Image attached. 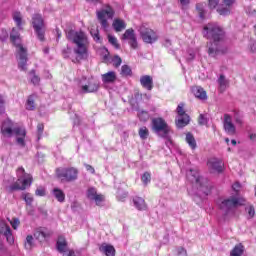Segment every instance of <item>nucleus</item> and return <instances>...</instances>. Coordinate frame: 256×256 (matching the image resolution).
Listing matches in <instances>:
<instances>
[{
    "instance_id": "423d86ee",
    "label": "nucleus",
    "mask_w": 256,
    "mask_h": 256,
    "mask_svg": "<svg viewBox=\"0 0 256 256\" xmlns=\"http://www.w3.org/2000/svg\"><path fill=\"white\" fill-rule=\"evenodd\" d=\"M78 175L79 170L74 167L56 169V177H58L62 183H71L73 181H77Z\"/></svg>"
},
{
    "instance_id": "9b49d317",
    "label": "nucleus",
    "mask_w": 256,
    "mask_h": 256,
    "mask_svg": "<svg viewBox=\"0 0 256 256\" xmlns=\"http://www.w3.org/2000/svg\"><path fill=\"white\" fill-rule=\"evenodd\" d=\"M122 41H128L131 49H137L139 47L137 35H135V30L133 28H129L124 32L122 35Z\"/></svg>"
},
{
    "instance_id": "a211bd4d",
    "label": "nucleus",
    "mask_w": 256,
    "mask_h": 256,
    "mask_svg": "<svg viewBox=\"0 0 256 256\" xmlns=\"http://www.w3.org/2000/svg\"><path fill=\"white\" fill-rule=\"evenodd\" d=\"M217 83L219 85L220 93H225V91H227V87H229V79L225 77V74H220Z\"/></svg>"
},
{
    "instance_id": "f3484780",
    "label": "nucleus",
    "mask_w": 256,
    "mask_h": 256,
    "mask_svg": "<svg viewBox=\"0 0 256 256\" xmlns=\"http://www.w3.org/2000/svg\"><path fill=\"white\" fill-rule=\"evenodd\" d=\"M140 84L144 89H147V91H151L153 89V78L149 75L141 76Z\"/></svg>"
},
{
    "instance_id": "052dcab7",
    "label": "nucleus",
    "mask_w": 256,
    "mask_h": 256,
    "mask_svg": "<svg viewBox=\"0 0 256 256\" xmlns=\"http://www.w3.org/2000/svg\"><path fill=\"white\" fill-rule=\"evenodd\" d=\"M234 121L237 125H243V117L238 115L237 113L234 115Z\"/></svg>"
},
{
    "instance_id": "9d476101",
    "label": "nucleus",
    "mask_w": 256,
    "mask_h": 256,
    "mask_svg": "<svg viewBox=\"0 0 256 256\" xmlns=\"http://www.w3.org/2000/svg\"><path fill=\"white\" fill-rule=\"evenodd\" d=\"M223 129L226 135H230L232 137L237 135V127L233 124V118H231V115L229 114H224Z\"/></svg>"
},
{
    "instance_id": "09e8293b",
    "label": "nucleus",
    "mask_w": 256,
    "mask_h": 256,
    "mask_svg": "<svg viewBox=\"0 0 256 256\" xmlns=\"http://www.w3.org/2000/svg\"><path fill=\"white\" fill-rule=\"evenodd\" d=\"M45 129V126L43 125V123H39L37 125V137H38V141L39 139H41V137H43V131Z\"/></svg>"
},
{
    "instance_id": "13d9d810",
    "label": "nucleus",
    "mask_w": 256,
    "mask_h": 256,
    "mask_svg": "<svg viewBox=\"0 0 256 256\" xmlns=\"http://www.w3.org/2000/svg\"><path fill=\"white\" fill-rule=\"evenodd\" d=\"M246 211L248 212L249 217H255V207H253V205L246 207Z\"/></svg>"
},
{
    "instance_id": "ddd939ff",
    "label": "nucleus",
    "mask_w": 256,
    "mask_h": 256,
    "mask_svg": "<svg viewBox=\"0 0 256 256\" xmlns=\"http://www.w3.org/2000/svg\"><path fill=\"white\" fill-rule=\"evenodd\" d=\"M186 177L190 183H196V185H200V187H205L203 184V177L199 176V172L197 170L190 169L187 171Z\"/></svg>"
},
{
    "instance_id": "8fccbe9b",
    "label": "nucleus",
    "mask_w": 256,
    "mask_h": 256,
    "mask_svg": "<svg viewBox=\"0 0 256 256\" xmlns=\"http://www.w3.org/2000/svg\"><path fill=\"white\" fill-rule=\"evenodd\" d=\"M142 183H144V185H147V183L151 182V174L149 172H145L142 177Z\"/></svg>"
},
{
    "instance_id": "4be33fe9",
    "label": "nucleus",
    "mask_w": 256,
    "mask_h": 256,
    "mask_svg": "<svg viewBox=\"0 0 256 256\" xmlns=\"http://www.w3.org/2000/svg\"><path fill=\"white\" fill-rule=\"evenodd\" d=\"M117 81V74L113 71L102 74L103 83H115Z\"/></svg>"
},
{
    "instance_id": "6e6d98bb",
    "label": "nucleus",
    "mask_w": 256,
    "mask_h": 256,
    "mask_svg": "<svg viewBox=\"0 0 256 256\" xmlns=\"http://www.w3.org/2000/svg\"><path fill=\"white\" fill-rule=\"evenodd\" d=\"M217 5H219V0H208L209 9H216Z\"/></svg>"
},
{
    "instance_id": "1a4fd4ad",
    "label": "nucleus",
    "mask_w": 256,
    "mask_h": 256,
    "mask_svg": "<svg viewBox=\"0 0 256 256\" xmlns=\"http://www.w3.org/2000/svg\"><path fill=\"white\" fill-rule=\"evenodd\" d=\"M16 47L18 48V67L21 71H27V61H29V58L27 57V49L21 44H17Z\"/></svg>"
},
{
    "instance_id": "338daca9",
    "label": "nucleus",
    "mask_w": 256,
    "mask_h": 256,
    "mask_svg": "<svg viewBox=\"0 0 256 256\" xmlns=\"http://www.w3.org/2000/svg\"><path fill=\"white\" fill-rule=\"evenodd\" d=\"M86 167V170L89 171L90 173H95V168H93V166L89 165V164H84Z\"/></svg>"
},
{
    "instance_id": "37998d69",
    "label": "nucleus",
    "mask_w": 256,
    "mask_h": 256,
    "mask_svg": "<svg viewBox=\"0 0 256 256\" xmlns=\"http://www.w3.org/2000/svg\"><path fill=\"white\" fill-rule=\"evenodd\" d=\"M185 107V105L183 103H180L178 106H177V114H178V117H185V115H188L186 112H185V109L183 108Z\"/></svg>"
},
{
    "instance_id": "49530a36",
    "label": "nucleus",
    "mask_w": 256,
    "mask_h": 256,
    "mask_svg": "<svg viewBox=\"0 0 256 256\" xmlns=\"http://www.w3.org/2000/svg\"><path fill=\"white\" fill-rule=\"evenodd\" d=\"M97 195V189L95 188H89L87 190V197L90 199V201H93V198Z\"/></svg>"
},
{
    "instance_id": "f257e3e1",
    "label": "nucleus",
    "mask_w": 256,
    "mask_h": 256,
    "mask_svg": "<svg viewBox=\"0 0 256 256\" xmlns=\"http://www.w3.org/2000/svg\"><path fill=\"white\" fill-rule=\"evenodd\" d=\"M202 33L209 40L207 43L209 57H217V55H225L227 53V48L223 47L226 37L223 27L215 23H208L203 27Z\"/></svg>"
},
{
    "instance_id": "69168bd1",
    "label": "nucleus",
    "mask_w": 256,
    "mask_h": 256,
    "mask_svg": "<svg viewBox=\"0 0 256 256\" xmlns=\"http://www.w3.org/2000/svg\"><path fill=\"white\" fill-rule=\"evenodd\" d=\"M232 189L233 191H239V189H241V184L239 182H235L233 185H232Z\"/></svg>"
},
{
    "instance_id": "a18cd8bd",
    "label": "nucleus",
    "mask_w": 256,
    "mask_h": 256,
    "mask_svg": "<svg viewBox=\"0 0 256 256\" xmlns=\"http://www.w3.org/2000/svg\"><path fill=\"white\" fill-rule=\"evenodd\" d=\"M108 41L111 45H113L115 47V49H120L121 46L119 45V43L117 42V38H115V36H108Z\"/></svg>"
},
{
    "instance_id": "c756f323",
    "label": "nucleus",
    "mask_w": 256,
    "mask_h": 256,
    "mask_svg": "<svg viewBox=\"0 0 256 256\" xmlns=\"http://www.w3.org/2000/svg\"><path fill=\"white\" fill-rule=\"evenodd\" d=\"M19 37H21V34L19 33V29L13 28L10 33V41L12 43H17V41H19Z\"/></svg>"
},
{
    "instance_id": "0eeeda50",
    "label": "nucleus",
    "mask_w": 256,
    "mask_h": 256,
    "mask_svg": "<svg viewBox=\"0 0 256 256\" xmlns=\"http://www.w3.org/2000/svg\"><path fill=\"white\" fill-rule=\"evenodd\" d=\"M114 16H115V11L109 5H107L105 9L97 11V19L102 29H104L105 31L109 29V22L107 21L106 17H108V19H113Z\"/></svg>"
},
{
    "instance_id": "e433bc0d",
    "label": "nucleus",
    "mask_w": 256,
    "mask_h": 256,
    "mask_svg": "<svg viewBox=\"0 0 256 256\" xmlns=\"http://www.w3.org/2000/svg\"><path fill=\"white\" fill-rule=\"evenodd\" d=\"M15 133L18 137H25L27 135V131L21 127H15L12 129V134Z\"/></svg>"
},
{
    "instance_id": "3c124183",
    "label": "nucleus",
    "mask_w": 256,
    "mask_h": 256,
    "mask_svg": "<svg viewBox=\"0 0 256 256\" xmlns=\"http://www.w3.org/2000/svg\"><path fill=\"white\" fill-rule=\"evenodd\" d=\"M31 247H33V236L32 235H28L26 237L25 248L26 249H31Z\"/></svg>"
},
{
    "instance_id": "a878e982",
    "label": "nucleus",
    "mask_w": 256,
    "mask_h": 256,
    "mask_svg": "<svg viewBox=\"0 0 256 256\" xmlns=\"http://www.w3.org/2000/svg\"><path fill=\"white\" fill-rule=\"evenodd\" d=\"M245 253V246L237 244L231 251L230 256H242Z\"/></svg>"
},
{
    "instance_id": "20e7f679",
    "label": "nucleus",
    "mask_w": 256,
    "mask_h": 256,
    "mask_svg": "<svg viewBox=\"0 0 256 256\" xmlns=\"http://www.w3.org/2000/svg\"><path fill=\"white\" fill-rule=\"evenodd\" d=\"M152 131L162 139H170L171 127L161 117L152 119Z\"/></svg>"
},
{
    "instance_id": "cd10ccee",
    "label": "nucleus",
    "mask_w": 256,
    "mask_h": 256,
    "mask_svg": "<svg viewBox=\"0 0 256 256\" xmlns=\"http://www.w3.org/2000/svg\"><path fill=\"white\" fill-rule=\"evenodd\" d=\"M53 196L55 197V199H57V201H59V203H63L65 201V192H63V190L59 189V188H54L52 190Z\"/></svg>"
},
{
    "instance_id": "6ab92c4d",
    "label": "nucleus",
    "mask_w": 256,
    "mask_h": 256,
    "mask_svg": "<svg viewBox=\"0 0 256 256\" xmlns=\"http://www.w3.org/2000/svg\"><path fill=\"white\" fill-rule=\"evenodd\" d=\"M133 203L138 211H147V203H145V199L136 196L133 198Z\"/></svg>"
},
{
    "instance_id": "a19ab883",
    "label": "nucleus",
    "mask_w": 256,
    "mask_h": 256,
    "mask_svg": "<svg viewBox=\"0 0 256 256\" xmlns=\"http://www.w3.org/2000/svg\"><path fill=\"white\" fill-rule=\"evenodd\" d=\"M16 175L18 177V181H21L23 178L27 177V173H25V168L19 167L16 171Z\"/></svg>"
},
{
    "instance_id": "de8ad7c7",
    "label": "nucleus",
    "mask_w": 256,
    "mask_h": 256,
    "mask_svg": "<svg viewBox=\"0 0 256 256\" xmlns=\"http://www.w3.org/2000/svg\"><path fill=\"white\" fill-rule=\"evenodd\" d=\"M35 195L37 197H45L46 195V190L43 186H39L36 191H35Z\"/></svg>"
},
{
    "instance_id": "f704fd0d",
    "label": "nucleus",
    "mask_w": 256,
    "mask_h": 256,
    "mask_svg": "<svg viewBox=\"0 0 256 256\" xmlns=\"http://www.w3.org/2000/svg\"><path fill=\"white\" fill-rule=\"evenodd\" d=\"M196 11L202 20L205 19V13L207 12L205 11V6H203V4H196Z\"/></svg>"
},
{
    "instance_id": "7c9ffc66",
    "label": "nucleus",
    "mask_w": 256,
    "mask_h": 256,
    "mask_svg": "<svg viewBox=\"0 0 256 256\" xmlns=\"http://www.w3.org/2000/svg\"><path fill=\"white\" fill-rule=\"evenodd\" d=\"M138 134H139L140 139H142V141H145L146 139L149 138V129H147V127L143 126L139 129Z\"/></svg>"
},
{
    "instance_id": "c9c22d12",
    "label": "nucleus",
    "mask_w": 256,
    "mask_h": 256,
    "mask_svg": "<svg viewBox=\"0 0 256 256\" xmlns=\"http://www.w3.org/2000/svg\"><path fill=\"white\" fill-rule=\"evenodd\" d=\"M19 183H21V181L18 179L14 184L9 186L10 193H13V191H23V188Z\"/></svg>"
},
{
    "instance_id": "e2e57ef3",
    "label": "nucleus",
    "mask_w": 256,
    "mask_h": 256,
    "mask_svg": "<svg viewBox=\"0 0 256 256\" xmlns=\"http://www.w3.org/2000/svg\"><path fill=\"white\" fill-rule=\"evenodd\" d=\"M176 251H177V255H185V256H187V250L185 248H183V247H178L176 249Z\"/></svg>"
},
{
    "instance_id": "2eb2a0df",
    "label": "nucleus",
    "mask_w": 256,
    "mask_h": 256,
    "mask_svg": "<svg viewBox=\"0 0 256 256\" xmlns=\"http://www.w3.org/2000/svg\"><path fill=\"white\" fill-rule=\"evenodd\" d=\"M208 167L216 173H223V162L217 158H213L208 161Z\"/></svg>"
},
{
    "instance_id": "680f3d73",
    "label": "nucleus",
    "mask_w": 256,
    "mask_h": 256,
    "mask_svg": "<svg viewBox=\"0 0 256 256\" xmlns=\"http://www.w3.org/2000/svg\"><path fill=\"white\" fill-rule=\"evenodd\" d=\"M236 0H223L225 7H230V9L235 5Z\"/></svg>"
},
{
    "instance_id": "bf43d9fd",
    "label": "nucleus",
    "mask_w": 256,
    "mask_h": 256,
    "mask_svg": "<svg viewBox=\"0 0 256 256\" xmlns=\"http://www.w3.org/2000/svg\"><path fill=\"white\" fill-rule=\"evenodd\" d=\"M16 143H17V145H19L20 147H25V137H23V136L17 137V138H16Z\"/></svg>"
},
{
    "instance_id": "2f4dec72",
    "label": "nucleus",
    "mask_w": 256,
    "mask_h": 256,
    "mask_svg": "<svg viewBox=\"0 0 256 256\" xmlns=\"http://www.w3.org/2000/svg\"><path fill=\"white\" fill-rule=\"evenodd\" d=\"M217 12L219 15H222L223 17H227L228 15H231V8L229 6L223 7L219 6L217 8Z\"/></svg>"
},
{
    "instance_id": "39448f33",
    "label": "nucleus",
    "mask_w": 256,
    "mask_h": 256,
    "mask_svg": "<svg viewBox=\"0 0 256 256\" xmlns=\"http://www.w3.org/2000/svg\"><path fill=\"white\" fill-rule=\"evenodd\" d=\"M32 27L34 29L35 35L41 42L45 41V20L43 15L36 13L32 15Z\"/></svg>"
},
{
    "instance_id": "412c9836",
    "label": "nucleus",
    "mask_w": 256,
    "mask_h": 256,
    "mask_svg": "<svg viewBox=\"0 0 256 256\" xmlns=\"http://www.w3.org/2000/svg\"><path fill=\"white\" fill-rule=\"evenodd\" d=\"M112 27L116 31V33H121V31L127 28V24L125 23V21L117 18L113 21Z\"/></svg>"
},
{
    "instance_id": "393cba45",
    "label": "nucleus",
    "mask_w": 256,
    "mask_h": 256,
    "mask_svg": "<svg viewBox=\"0 0 256 256\" xmlns=\"http://www.w3.org/2000/svg\"><path fill=\"white\" fill-rule=\"evenodd\" d=\"M20 183H21L22 191H25L27 187H31L33 183V176H31V174H28L27 176L21 179Z\"/></svg>"
},
{
    "instance_id": "473e14b6",
    "label": "nucleus",
    "mask_w": 256,
    "mask_h": 256,
    "mask_svg": "<svg viewBox=\"0 0 256 256\" xmlns=\"http://www.w3.org/2000/svg\"><path fill=\"white\" fill-rule=\"evenodd\" d=\"M49 233L45 232V231H37L34 233V237L38 240V241H45L47 239V237H49Z\"/></svg>"
},
{
    "instance_id": "f03ea898",
    "label": "nucleus",
    "mask_w": 256,
    "mask_h": 256,
    "mask_svg": "<svg viewBox=\"0 0 256 256\" xmlns=\"http://www.w3.org/2000/svg\"><path fill=\"white\" fill-rule=\"evenodd\" d=\"M66 37L68 41H72L76 45L74 48V53L76 58L73 63H79L89 57V53L87 50V36L83 31L77 32L75 30L66 31Z\"/></svg>"
},
{
    "instance_id": "0e129e2a",
    "label": "nucleus",
    "mask_w": 256,
    "mask_h": 256,
    "mask_svg": "<svg viewBox=\"0 0 256 256\" xmlns=\"http://www.w3.org/2000/svg\"><path fill=\"white\" fill-rule=\"evenodd\" d=\"M19 224L20 222H19V219L17 218H14L13 221L11 222L13 229H17V227H19Z\"/></svg>"
},
{
    "instance_id": "dca6fc26",
    "label": "nucleus",
    "mask_w": 256,
    "mask_h": 256,
    "mask_svg": "<svg viewBox=\"0 0 256 256\" xmlns=\"http://www.w3.org/2000/svg\"><path fill=\"white\" fill-rule=\"evenodd\" d=\"M192 93L195 97H197V99H200L201 101H205L207 99V92L201 86H193Z\"/></svg>"
},
{
    "instance_id": "4468645a",
    "label": "nucleus",
    "mask_w": 256,
    "mask_h": 256,
    "mask_svg": "<svg viewBox=\"0 0 256 256\" xmlns=\"http://www.w3.org/2000/svg\"><path fill=\"white\" fill-rule=\"evenodd\" d=\"M13 121L6 119L2 122L1 133L4 137H13Z\"/></svg>"
},
{
    "instance_id": "6e6552de",
    "label": "nucleus",
    "mask_w": 256,
    "mask_h": 256,
    "mask_svg": "<svg viewBox=\"0 0 256 256\" xmlns=\"http://www.w3.org/2000/svg\"><path fill=\"white\" fill-rule=\"evenodd\" d=\"M139 33L141 36V39L144 41V43L153 44L155 41H157L158 36L155 31L151 28H147L146 26H140Z\"/></svg>"
},
{
    "instance_id": "b1692460",
    "label": "nucleus",
    "mask_w": 256,
    "mask_h": 256,
    "mask_svg": "<svg viewBox=\"0 0 256 256\" xmlns=\"http://www.w3.org/2000/svg\"><path fill=\"white\" fill-rule=\"evenodd\" d=\"M14 22L16 23V26L21 31L23 29V16L21 15V12L16 11L12 15Z\"/></svg>"
},
{
    "instance_id": "ea45409f",
    "label": "nucleus",
    "mask_w": 256,
    "mask_h": 256,
    "mask_svg": "<svg viewBox=\"0 0 256 256\" xmlns=\"http://www.w3.org/2000/svg\"><path fill=\"white\" fill-rule=\"evenodd\" d=\"M22 199H24L26 205H33V196L31 193H23Z\"/></svg>"
},
{
    "instance_id": "79ce46f5",
    "label": "nucleus",
    "mask_w": 256,
    "mask_h": 256,
    "mask_svg": "<svg viewBox=\"0 0 256 256\" xmlns=\"http://www.w3.org/2000/svg\"><path fill=\"white\" fill-rule=\"evenodd\" d=\"M30 75H32L31 83H33V85H39L41 78L35 74V70H31Z\"/></svg>"
},
{
    "instance_id": "bb28decb",
    "label": "nucleus",
    "mask_w": 256,
    "mask_h": 256,
    "mask_svg": "<svg viewBox=\"0 0 256 256\" xmlns=\"http://www.w3.org/2000/svg\"><path fill=\"white\" fill-rule=\"evenodd\" d=\"M185 141L191 149H197V140H195V136L191 132L186 134Z\"/></svg>"
},
{
    "instance_id": "58836bf2",
    "label": "nucleus",
    "mask_w": 256,
    "mask_h": 256,
    "mask_svg": "<svg viewBox=\"0 0 256 256\" xmlns=\"http://www.w3.org/2000/svg\"><path fill=\"white\" fill-rule=\"evenodd\" d=\"M138 117L140 121L146 123V121H149V112L142 110L138 113Z\"/></svg>"
},
{
    "instance_id": "4c0bfd02",
    "label": "nucleus",
    "mask_w": 256,
    "mask_h": 256,
    "mask_svg": "<svg viewBox=\"0 0 256 256\" xmlns=\"http://www.w3.org/2000/svg\"><path fill=\"white\" fill-rule=\"evenodd\" d=\"M26 109L28 111H33L35 110V100L33 99V96H30L28 99H27V102H26Z\"/></svg>"
},
{
    "instance_id": "5fc2aeb1",
    "label": "nucleus",
    "mask_w": 256,
    "mask_h": 256,
    "mask_svg": "<svg viewBox=\"0 0 256 256\" xmlns=\"http://www.w3.org/2000/svg\"><path fill=\"white\" fill-rule=\"evenodd\" d=\"M62 55L64 59H69L71 55V47L67 46L65 49L62 50Z\"/></svg>"
},
{
    "instance_id": "c03bdc74",
    "label": "nucleus",
    "mask_w": 256,
    "mask_h": 256,
    "mask_svg": "<svg viewBox=\"0 0 256 256\" xmlns=\"http://www.w3.org/2000/svg\"><path fill=\"white\" fill-rule=\"evenodd\" d=\"M112 63H113V66L116 67V69H117L118 67H121L123 60L119 57V55H115L112 58Z\"/></svg>"
},
{
    "instance_id": "72a5a7b5",
    "label": "nucleus",
    "mask_w": 256,
    "mask_h": 256,
    "mask_svg": "<svg viewBox=\"0 0 256 256\" xmlns=\"http://www.w3.org/2000/svg\"><path fill=\"white\" fill-rule=\"evenodd\" d=\"M120 74L122 75V77H129L133 74V71L131 70V67L129 65H123L121 67Z\"/></svg>"
},
{
    "instance_id": "864d4df0",
    "label": "nucleus",
    "mask_w": 256,
    "mask_h": 256,
    "mask_svg": "<svg viewBox=\"0 0 256 256\" xmlns=\"http://www.w3.org/2000/svg\"><path fill=\"white\" fill-rule=\"evenodd\" d=\"M105 197L101 194H97L92 201H95L96 205H101L103 203Z\"/></svg>"
},
{
    "instance_id": "aec40b11",
    "label": "nucleus",
    "mask_w": 256,
    "mask_h": 256,
    "mask_svg": "<svg viewBox=\"0 0 256 256\" xmlns=\"http://www.w3.org/2000/svg\"><path fill=\"white\" fill-rule=\"evenodd\" d=\"M190 121L191 119L189 115L178 116V119H176V127L178 129H183V127H187V125H189Z\"/></svg>"
},
{
    "instance_id": "5701e85b",
    "label": "nucleus",
    "mask_w": 256,
    "mask_h": 256,
    "mask_svg": "<svg viewBox=\"0 0 256 256\" xmlns=\"http://www.w3.org/2000/svg\"><path fill=\"white\" fill-rule=\"evenodd\" d=\"M101 253H104L106 256H115V247L109 244H102L99 248Z\"/></svg>"
},
{
    "instance_id": "4d7b16f0",
    "label": "nucleus",
    "mask_w": 256,
    "mask_h": 256,
    "mask_svg": "<svg viewBox=\"0 0 256 256\" xmlns=\"http://www.w3.org/2000/svg\"><path fill=\"white\" fill-rule=\"evenodd\" d=\"M198 123L199 125H207L208 123L207 117H205V115L203 114H200L198 118Z\"/></svg>"
},
{
    "instance_id": "774afa93",
    "label": "nucleus",
    "mask_w": 256,
    "mask_h": 256,
    "mask_svg": "<svg viewBox=\"0 0 256 256\" xmlns=\"http://www.w3.org/2000/svg\"><path fill=\"white\" fill-rule=\"evenodd\" d=\"M62 256H75V251L69 250L63 253Z\"/></svg>"
},
{
    "instance_id": "7ed1b4c3",
    "label": "nucleus",
    "mask_w": 256,
    "mask_h": 256,
    "mask_svg": "<svg viewBox=\"0 0 256 256\" xmlns=\"http://www.w3.org/2000/svg\"><path fill=\"white\" fill-rule=\"evenodd\" d=\"M245 205V199L237 196H231L230 198L224 199L219 204V209L224 215H233L235 208Z\"/></svg>"
},
{
    "instance_id": "603ef678",
    "label": "nucleus",
    "mask_w": 256,
    "mask_h": 256,
    "mask_svg": "<svg viewBox=\"0 0 256 256\" xmlns=\"http://www.w3.org/2000/svg\"><path fill=\"white\" fill-rule=\"evenodd\" d=\"M67 247V243L62 242V241H58L57 242V249L60 253H65V248Z\"/></svg>"
},
{
    "instance_id": "c85d7f7f",
    "label": "nucleus",
    "mask_w": 256,
    "mask_h": 256,
    "mask_svg": "<svg viewBox=\"0 0 256 256\" xmlns=\"http://www.w3.org/2000/svg\"><path fill=\"white\" fill-rule=\"evenodd\" d=\"M4 237H6V241L9 243V245H13V243H15V238L13 237L11 227L6 226V230L4 231Z\"/></svg>"
},
{
    "instance_id": "f8f14e48",
    "label": "nucleus",
    "mask_w": 256,
    "mask_h": 256,
    "mask_svg": "<svg viewBox=\"0 0 256 256\" xmlns=\"http://www.w3.org/2000/svg\"><path fill=\"white\" fill-rule=\"evenodd\" d=\"M81 93H97L99 91V81L88 79L87 84H83V81H80Z\"/></svg>"
}]
</instances>
